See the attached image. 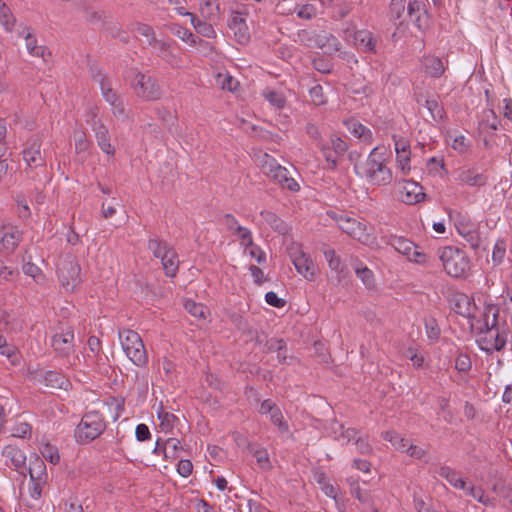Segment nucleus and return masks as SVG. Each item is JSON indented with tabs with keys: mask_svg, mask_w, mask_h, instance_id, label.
<instances>
[{
	"mask_svg": "<svg viewBox=\"0 0 512 512\" xmlns=\"http://www.w3.org/2000/svg\"><path fill=\"white\" fill-rule=\"evenodd\" d=\"M263 96L277 109H282L286 105V98L281 92L267 89L263 92Z\"/></svg>",
	"mask_w": 512,
	"mask_h": 512,
	"instance_id": "3c124183",
	"label": "nucleus"
},
{
	"mask_svg": "<svg viewBox=\"0 0 512 512\" xmlns=\"http://www.w3.org/2000/svg\"><path fill=\"white\" fill-rule=\"evenodd\" d=\"M407 15L413 20L418 29H425L428 25L427 13L421 1H410L407 5Z\"/></svg>",
	"mask_w": 512,
	"mask_h": 512,
	"instance_id": "f3484780",
	"label": "nucleus"
},
{
	"mask_svg": "<svg viewBox=\"0 0 512 512\" xmlns=\"http://www.w3.org/2000/svg\"><path fill=\"white\" fill-rule=\"evenodd\" d=\"M20 35H24L26 48L30 54L37 57H41L43 59H45L46 55H50V52L47 47L37 45V40L35 36L31 33V29L29 27H23V30L20 32Z\"/></svg>",
	"mask_w": 512,
	"mask_h": 512,
	"instance_id": "5701e85b",
	"label": "nucleus"
},
{
	"mask_svg": "<svg viewBox=\"0 0 512 512\" xmlns=\"http://www.w3.org/2000/svg\"><path fill=\"white\" fill-rule=\"evenodd\" d=\"M440 477L444 478L450 485L456 489L465 490L466 481L459 477L458 473L449 466H441L438 469Z\"/></svg>",
	"mask_w": 512,
	"mask_h": 512,
	"instance_id": "c85d7f7f",
	"label": "nucleus"
},
{
	"mask_svg": "<svg viewBox=\"0 0 512 512\" xmlns=\"http://www.w3.org/2000/svg\"><path fill=\"white\" fill-rule=\"evenodd\" d=\"M439 259L444 270L454 278H461L467 275L470 270V259L462 249L454 246H447L441 250Z\"/></svg>",
	"mask_w": 512,
	"mask_h": 512,
	"instance_id": "f03ea898",
	"label": "nucleus"
},
{
	"mask_svg": "<svg viewBox=\"0 0 512 512\" xmlns=\"http://www.w3.org/2000/svg\"><path fill=\"white\" fill-rule=\"evenodd\" d=\"M31 481L43 482L46 478V466L39 456L30 458L29 467H26Z\"/></svg>",
	"mask_w": 512,
	"mask_h": 512,
	"instance_id": "a878e982",
	"label": "nucleus"
},
{
	"mask_svg": "<svg viewBox=\"0 0 512 512\" xmlns=\"http://www.w3.org/2000/svg\"><path fill=\"white\" fill-rule=\"evenodd\" d=\"M338 224L339 228L354 239L361 241L366 236V225L348 214L328 213Z\"/></svg>",
	"mask_w": 512,
	"mask_h": 512,
	"instance_id": "9d476101",
	"label": "nucleus"
},
{
	"mask_svg": "<svg viewBox=\"0 0 512 512\" xmlns=\"http://www.w3.org/2000/svg\"><path fill=\"white\" fill-rule=\"evenodd\" d=\"M80 265L73 255L64 256L57 268L58 280L61 288L68 293L75 292L82 283Z\"/></svg>",
	"mask_w": 512,
	"mask_h": 512,
	"instance_id": "20e7f679",
	"label": "nucleus"
},
{
	"mask_svg": "<svg viewBox=\"0 0 512 512\" xmlns=\"http://www.w3.org/2000/svg\"><path fill=\"white\" fill-rule=\"evenodd\" d=\"M131 31L137 32L141 36L148 38V42L150 40H152L153 38H156L153 28L150 25L145 24V23L135 22V23L131 24Z\"/></svg>",
	"mask_w": 512,
	"mask_h": 512,
	"instance_id": "0e129e2a",
	"label": "nucleus"
},
{
	"mask_svg": "<svg viewBox=\"0 0 512 512\" xmlns=\"http://www.w3.org/2000/svg\"><path fill=\"white\" fill-rule=\"evenodd\" d=\"M323 156L331 169H335L338 165L339 157L344 153H336L335 150L329 148V143L321 144Z\"/></svg>",
	"mask_w": 512,
	"mask_h": 512,
	"instance_id": "864d4df0",
	"label": "nucleus"
},
{
	"mask_svg": "<svg viewBox=\"0 0 512 512\" xmlns=\"http://www.w3.org/2000/svg\"><path fill=\"white\" fill-rule=\"evenodd\" d=\"M354 270H355L357 277L361 279V281L363 282V284L366 287L373 286L374 275H373V272L367 266H363L362 264L355 265Z\"/></svg>",
	"mask_w": 512,
	"mask_h": 512,
	"instance_id": "5fc2aeb1",
	"label": "nucleus"
},
{
	"mask_svg": "<svg viewBox=\"0 0 512 512\" xmlns=\"http://www.w3.org/2000/svg\"><path fill=\"white\" fill-rule=\"evenodd\" d=\"M392 247L398 251L399 253L405 255L407 259L412 253V250L415 249V243L403 237H393L390 241Z\"/></svg>",
	"mask_w": 512,
	"mask_h": 512,
	"instance_id": "79ce46f5",
	"label": "nucleus"
},
{
	"mask_svg": "<svg viewBox=\"0 0 512 512\" xmlns=\"http://www.w3.org/2000/svg\"><path fill=\"white\" fill-rule=\"evenodd\" d=\"M98 144L103 152L108 155L114 154V147L110 143V137L108 136L107 130H100L96 134Z\"/></svg>",
	"mask_w": 512,
	"mask_h": 512,
	"instance_id": "052dcab7",
	"label": "nucleus"
},
{
	"mask_svg": "<svg viewBox=\"0 0 512 512\" xmlns=\"http://www.w3.org/2000/svg\"><path fill=\"white\" fill-rule=\"evenodd\" d=\"M247 451L256 459L259 468L266 471L272 468L267 449L259 444L247 442Z\"/></svg>",
	"mask_w": 512,
	"mask_h": 512,
	"instance_id": "4be33fe9",
	"label": "nucleus"
},
{
	"mask_svg": "<svg viewBox=\"0 0 512 512\" xmlns=\"http://www.w3.org/2000/svg\"><path fill=\"white\" fill-rule=\"evenodd\" d=\"M247 12L244 10L231 11L228 27L233 32L235 40L242 45L250 41V31L246 23Z\"/></svg>",
	"mask_w": 512,
	"mask_h": 512,
	"instance_id": "9b49d317",
	"label": "nucleus"
},
{
	"mask_svg": "<svg viewBox=\"0 0 512 512\" xmlns=\"http://www.w3.org/2000/svg\"><path fill=\"white\" fill-rule=\"evenodd\" d=\"M92 78L94 81L99 82L103 97L110 105L115 104L118 100H120L116 92L112 89L108 79H106L104 75H102L100 72H97L96 74H93Z\"/></svg>",
	"mask_w": 512,
	"mask_h": 512,
	"instance_id": "c756f323",
	"label": "nucleus"
},
{
	"mask_svg": "<svg viewBox=\"0 0 512 512\" xmlns=\"http://www.w3.org/2000/svg\"><path fill=\"white\" fill-rule=\"evenodd\" d=\"M271 423L277 427L278 431L282 434H286L290 432V427L288 422L284 419L283 413L279 406L273 410V413L269 415Z\"/></svg>",
	"mask_w": 512,
	"mask_h": 512,
	"instance_id": "49530a36",
	"label": "nucleus"
},
{
	"mask_svg": "<svg viewBox=\"0 0 512 512\" xmlns=\"http://www.w3.org/2000/svg\"><path fill=\"white\" fill-rule=\"evenodd\" d=\"M178 254L174 248H172L162 259L161 264L165 271V275L170 278H174L177 275L179 269Z\"/></svg>",
	"mask_w": 512,
	"mask_h": 512,
	"instance_id": "cd10ccee",
	"label": "nucleus"
},
{
	"mask_svg": "<svg viewBox=\"0 0 512 512\" xmlns=\"http://www.w3.org/2000/svg\"><path fill=\"white\" fill-rule=\"evenodd\" d=\"M173 247L166 241L155 237L148 240V249L152 252L155 258L160 260L172 249Z\"/></svg>",
	"mask_w": 512,
	"mask_h": 512,
	"instance_id": "f704fd0d",
	"label": "nucleus"
},
{
	"mask_svg": "<svg viewBox=\"0 0 512 512\" xmlns=\"http://www.w3.org/2000/svg\"><path fill=\"white\" fill-rule=\"evenodd\" d=\"M149 45L157 49V56L171 67H177L180 64V58L173 52L170 43L153 38Z\"/></svg>",
	"mask_w": 512,
	"mask_h": 512,
	"instance_id": "2eb2a0df",
	"label": "nucleus"
},
{
	"mask_svg": "<svg viewBox=\"0 0 512 512\" xmlns=\"http://www.w3.org/2000/svg\"><path fill=\"white\" fill-rule=\"evenodd\" d=\"M183 450L180 440L168 438L163 443V457L165 460L173 461L179 457V452Z\"/></svg>",
	"mask_w": 512,
	"mask_h": 512,
	"instance_id": "72a5a7b5",
	"label": "nucleus"
},
{
	"mask_svg": "<svg viewBox=\"0 0 512 512\" xmlns=\"http://www.w3.org/2000/svg\"><path fill=\"white\" fill-rule=\"evenodd\" d=\"M219 11V4L217 0H202L200 4V12L204 18L209 20L216 17Z\"/></svg>",
	"mask_w": 512,
	"mask_h": 512,
	"instance_id": "8fccbe9b",
	"label": "nucleus"
},
{
	"mask_svg": "<svg viewBox=\"0 0 512 512\" xmlns=\"http://www.w3.org/2000/svg\"><path fill=\"white\" fill-rule=\"evenodd\" d=\"M400 200L408 205H414L424 200L426 194L423 187L413 180L403 181L400 190Z\"/></svg>",
	"mask_w": 512,
	"mask_h": 512,
	"instance_id": "ddd939ff",
	"label": "nucleus"
},
{
	"mask_svg": "<svg viewBox=\"0 0 512 512\" xmlns=\"http://www.w3.org/2000/svg\"><path fill=\"white\" fill-rule=\"evenodd\" d=\"M416 101L419 105L423 106L424 111L422 113L426 112L434 121L442 119L444 111L435 98H429L419 94L416 96Z\"/></svg>",
	"mask_w": 512,
	"mask_h": 512,
	"instance_id": "aec40b11",
	"label": "nucleus"
},
{
	"mask_svg": "<svg viewBox=\"0 0 512 512\" xmlns=\"http://www.w3.org/2000/svg\"><path fill=\"white\" fill-rule=\"evenodd\" d=\"M408 260L420 265H428L430 263L431 256L425 253L420 246L415 245V249L410 253Z\"/></svg>",
	"mask_w": 512,
	"mask_h": 512,
	"instance_id": "4d7b16f0",
	"label": "nucleus"
},
{
	"mask_svg": "<svg viewBox=\"0 0 512 512\" xmlns=\"http://www.w3.org/2000/svg\"><path fill=\"white\" fill-rule=\"evenodd\" d=\"M356 174L365 178L368 183L376 186H386L393 181V173L388 167V159L385 153L379 152L375 147L364 162L354 166Z\"/></svg>",
	"mask_w": 512,
	"mask_h": 512,
	"instance_id": "f257e3e1",
	"label": "nucleus"
},
{
	"mask_svg": "<svg viewBox=\"0 0 512 512\" xmlns=\"http://www.w3.org/2000/svg\"><path fill=\"white\" fill-rule=\"evenodd\" d=\"M276 12L280 15L297 13L298 4L294 0H281L276 5Z\"/></svg>",
	"mask_w": 512,
	"mask_h": 512,
	"instance_id": "680f3d73",
	"label": "nucleus"
},
{
	"mask_svg": "<svg viewBox=\"0 0 512 512\" xmlns=\"http://www.w3.org/2000/svg\"><path fill=\"white\" fill-rule=\"evenodd\" d=\"M253 159L257 166H259L262 172L269 176L273 170L279 165V163L270 156L268 153L263 152L262 150H254L253 151Z\"/></svg>",
	"mask_w": 512,
	"mask_h": 512,
	"instance_id": "b1692460",
	"label": "nucleus"
},
{
	"mask_svg": "<svg viewBox=\"0 0 512 512\" xmlns=\"http://www.w3.org/2000/svg\"><path fill=\"white\" fill-rule=\"evenodd\" d=\"M465 490H466L467 495L471 496L472 498L477 500L479 503H481L485 506H490V507L495 506L494 499H491L490 497H488L486 495L485 491L481 487H476L474 485H471L469 487H466Z\"/></svg>",
	"mask_w": 512,
	"mask_h": 512,
	"instance_id": "37998d69",
	"label": "nucleus"
},
{
	"mask_svg": "<svg viewBox=\"0 0 512 512\" xmlns=\"http://www.w3.org/2000/svg\"><path fill=\"white\" fill-rule=\"evenodd\" d=\"M410 156H411V152L410 153L396 154L397 168H398V170H399V172L401 173L402 176L409 175V173L411 171V166H410L411 159H410Z\"/></svg>",
	"mask_w": 512,
	"mask_h": 512,
	"instance_id": "13d9d810",
	"label": "nucleus"
},
{
	"mask_svg": "<svg viewBox=\"0 0 512 512\" xmlns=\"http://www.w3.org/2000/svg\"><path fill=\"white\" fill-rule=\"evenodd\" d=\"M2 455L6 459V464L13 467L21 475L26 476V456L14 445H6L3 448Z\"/></svg>",
	"mask_w": 512,
	"mask_h": 512,
	"instance_id": "4468645a",
	"label": "nucleus"
},
{
	"mask_svg": "<svg viewBox=\"0 0 512 512\" xmlns=\"http://www.w3.org/2000/svg\"><path fill=\"white\" fill-rule=\"evenodd\" d=\"M191 18V23L197 33L201 34L206 38H215L216 32L213 26L207 22L199 20L194 14H189Z\"/></svg>",
	"mask_w": 512,
	"mask_h": 512,
	"instance_id": "a19ab883",
	"label": "nucleus"
},
{
	"mask_svg": "<svg viewBox=\"0 0 512 512\" xmlns=\"http://www.w3.org/2000/svg\"><path fill=\"white\" fill-rule=\"evenodd\" d=\"M317 43L327 54H332L341 50L340 41L332 34L320 36Z\"/></svg>",
	"mask_w": 512,
	"mask_h": 512,
	"instance_id": "e433bc0d",
	"label": "nucleus"
},
{
	"mask_svg": "<svg viewBox=\"0 0 512 512\" xmlns=\"http://www.w3.org/2000/svg\"><path fill=\"white\" fill-rule=\"evenodd\" d=\"M457 180L471 187L485 186L488 181L487 177L483 173L472 168L460 170Z\"/></svg>",
	"mask_w": 512,
	"mask_h": 512,
	"instance_id": "6ab92c4d",
	"label": "nucleus"
},
{
	"mask_svg": "<svg viewBox=\"0 0 512 512\" xmlns=\"http://www.w3.org/2000/svg\"><path fill=\"white\" fill-rule=\"evenodd\" d=\"M350 492L361 504L364 505L366 512H378L369 491L362 490L359 485H356Z\"/></svg>",
	"mask_w": 512,
	"mask_h": 512,
	"instance_id": "473e14b6",
	"label": "nucleus"
},
{
	"mask_svg": "<svg viewBox=\"0 0 512 512\" xmlns=\"http://www.w3.org/2000/svg\"><path fill=\"white\" fill-rule=\"evenodd\" d=\"M268 177H270L276 183L280 184L283 188H287L290 191H298L300 188L295 179L289 176L288 170L280 164Z\"/></svg>",
	"mask_w": 512,
	"mask_h": 512,
	"instance_id": "412c9836",
	"label": "nucleus"
},
{
	"mask_svg": "<svg viewBox=\"0 0 512 512\" xmlns=\"http://www.w3.org/2000/svg\"><path fill=\"white\" fill-rule=\"evenodd\" d=\"M450 305L453 311L463 317L472 315L474 306L470 297L464 293H454L450 297Z\"/></svg>",
	"mask_w": 512,
	"mask_h": 512,
	"instance_id": "dca6fc26",
	"label": "nucleus"
},
{
	"mask_svg": "<svg viewBox=\"0 0 512 512\" xmlns=\"http://www.w3.org/2000/svg\"><path fill=\"white\" fill-rule=\"evenodd\" d=\"M424 71L433 78H439L445 72L443 61L439 57L426 56L422 61Z\"/></svg>",
	"mask_w": 512,
	"mask_h": 512,
	"instance_id": "bb28decb",
	"label": "nucleus"
},
{
	"mask_svg": "<svg viewBox=\"0 0 512 512\" xmlns=\"http://www.w3.org/2000/svg\"><path fill=\"white\" fill-rule=\"evenodd\" d=\"M506 255V243L503 239H498L493 247L492 260L494 264L499 265L503 262Z\"/></svg>",
	"mask_w": 512,
	"mask_h": 512,
	"instance_id": "e2e57ef3",
	"label": "nucleus"
},
{
	"mask_svg": "<svg viewBox=\"0 0 512 512\" xmlns=\"http://www.w3.org/2000/svg\"><path fill=\"white\" fill-rule=\"evenodd\" d=\"M184 307L190 315L199 319H206V316L209 313V310L205 305L193 300H187Z\"/></svg>",
	"mask_w": 512,
	"mask_h": 512,
	"instance_id": "09e8293b",
	"label": "nucleus"
},
{
	"mask_svg": "<svg viewBox=\"0 0 512 512\" xmlns=\"http://www.w3.org/2000/svg\"><path fill=\"white\" fill-rule=\"evenodd\" d=\"M458 233L469 243L472 249H478L481 244V238L475 225L469 222L460 221L456 225Z\"/></svg>",
	"mask_w": 512,
	"mask_h": 512,
	"instance_id": "a211bd4d",
	"label": "nucleus"
},
{
	"mask_svg": "<svg viewBox=\"0 0 512 512\" xmlns=\"http://www.w3.org/2000/svg\"><path fill=\"white\" fill-rule=\"evenodd\" d=\"M44 381L46 386L59 389H66L67 385L69 384V381L66 379V377L57 371H47L44 374Z\"/></svg>",
	"mask_w": 512,
	"mask_h": 512,
	"instance_id": "4c0bfd02",
	"label": "nucleus"
},
{
	"mask_svg": "<svg viewBox=\"0 0 512 512\" xmlns=\"http://www.w3.org/2000/svg\"><path fill=\"white\" fill-rule=\"evenodd\" d=\"M352 37L353 43L359 51L370 54H376L378 52L377 46L379 39L371 31L366 29L356 30L353 32Z\"/></svg>",
	"mask_w": 512,
	"mask_h": 512,
	"instance_id": "f8f14e48",
	"label": "nucleus"
},
{
	"mask_svg": "<svg viewBox=\"0 0 512 512\" xmlns=\"http://www.w3.org/2000/svg\"><path fill=\"white\" fill-rule=\"evenodd\" d=\"M172 32L181 40L189 42L191 45L196 44V37L189 29L180 25H176L174 28H172Z\"/></svg>",
	"mask_w": 512,
	"mask_h": 512,
	"instance_id": "338daca9",
	"label": "nucleus"
},
{
	"mask_svg": "<svg viewBox=\"0 0 512 512\" xmlns=\"http://www.w3.org/2000/svg\"><path fill=\"white\" fill-rule=\"evenodd\" d=\"M288 254L297 272L309 281L314 280L317 267L313 260L302 250L301 245L291 244L288 247Z\"/></svg>",
	"mask_w": 512,
	"mask_h": 512,
	"instance_id": "6e6552de",
	"label": "nucleus"
},
{
	"mask_svg": "<svg viewBox=\"0 0 512 512\" xmlns=\"http://www.w3.org/2000/svg\"><path fill=\"white\" fill-rule=\"evenodd\" d=\"M0 354L5 356L12 365H18L20 363V356L17 348L8 344L6 338L0 335Z\"/></svg>",
	"mask_w": 512,
	"mask_h": 512,
	"instance_id": "c9c22d12",
	"label": "nucleus"
},
{
	"mask_svg": "<svg viewBox=\"0 0 512 512\" xmlns=\"http://www.w3.org/2000/svg\"><path fill=\"white\" fill-rule=\"evenodd\" d=\"M23 159L29 167L44 166V161L40 153V144L34 142L31 147L24 149Z\"/></svg>",
	"mask_w": 512,
	"mask_h": 512,
	"instance_id": "7c9ffc66",
	"label": "nucleus"
},
{
	"mask_svg": "<svg viewBox=\"0 0 512 512\" xmlns=\"http://www.w3.org/2000/svg\"><path fill=\"white\" fill-rule=\"evenodd\" d=\"M354 7V0H342L335 6L332 18L334 20H342L351 13Z\"/></svg>",
	"mask_w": 512,
	"mask_h": 512,
	"instance_id": "de8ad7c7",
	"label": "nucleus"
},
{
	"mask_svg": "<svg viewBox=\"0 0 512 512\" xmlns=\"http://www.w3.org/2000/svg\"><path fill=\"white\" fill-rule=\"evenodd\" d=\"M323 253H324V257H325L326 261L328 262L329 267L332 270L340 273L341 272V259L336 254L335 250L331 249V248H325L323 250Z\"/></svg>",
	"mask_w": 512,
	"mask_h": 512,
	"instance_id": "bf43d9fd",
	"label": "nucleus"
},
{
	"mask_svg": "<svg viewBox=\"0 0 512 512\" xmlns=\"http://www.w3.org/2000/svg\"><path fill=\"white\" fill-rule=\"evenodd\" d=\"M21 241V232L15 227H4L0 238L3 249L12 252Z\"/></svg>",
	"mask_w": 512,
	"mask_h": 512,
	"instance_id": "393cba45",
	"label": "nucleus"
},
{
	"mask_svg": "<svg viewBox=\"0 0 512 512\" xmlns=\"http://www.w3.org/2000/svg\"><path fill=\"white\" fill-rule=\"evenodd\" d=\"M106 31L113 37L119 38L121 41L127 43L129 36L122 30L121 26L115 22L105 23Z\"/></svg>",
	"mask_w": 512,
	"mask_h": 512,
	"instance_id": "69168bd1",
	"label": "nucleus"
},
{
	"mask_svg": "<svg viewBox=\"0 0 512 512\" xmlns=\"http://www.w3.org/2000/svg\"><path fill=\"white\" fill-rule=\"evenodd\" d=\"M51 347L59 357H69L75 352V335L71 326L59 322L51 336Z\"/></svg>",
	"mask_w": 512,
	"mask_h": 512,
	"instance_id": "423d86ee",
	"label": "nucleus"
},
{
	"mask_svg": "<svg viewBox=\"0 0 512 512\" xmlns=\"http://www.w3.org/2000/svg\"><path fill=\"white\" fill-rule=\"evenodd\" d=\"M324 143H329V148L335 150L336 153H345L348 149L347 141L336 133H331L329 139Z\"/></svg>",
	"mask_w": 512,
	"mask_h": 512,
	"instance_id": "6e6d98bb",
	"label": "nucleus"
},
{
	"mask_svg": "<svg viewBox=\"0 0 512 512\" xmlns=\"http://www.w3.org/2000/svg\"><path fill=\"white\" fill-rule=\"evenodd\" d=\"M0 23L4 26L5 30L11 32L16 23L10 8L0 0Z\"/></svg>",
	"mask_w": 512,
	"mask_h": 512,
	"instance_id": "a18cd8bd",
	"label": "nucleus"
},
{
	"mask_svg": "<svg viewBox=\"0 0 512 512\" xmlns=\"http://www.w3.org/2000/svg\"><path fill=\"white\" fill-rule=\"evenodd\" d=\"M446 141L448 143L451 142L452 148L460 153H464L468 150L469 143L467 139L463 135H458L457 130H448Z\"/></svg>",
	"mask_w": 512,
	"mask_h": 512,
	"instance_id": "58836bf2",
	"label": "nucleus"
},
{
	"mask_svg": "<svg viewBox=\"0 0 512 512\" xmlns=\"http://www.w3.org/2000/svg\"><path fill=\"white\" fill-rule=\"evenodd\" d=\"M260 215L274 231L281 234L287 233L286 223L277 214L269 210H263Z\"/></svg>",
	"mask_w": 512,
	"mask_h": 512,
	"instance_id": "2f4dec72",
	"label": "nucleus"
},
{
	"mask_svg": "<svg viewBox=\"0 0 512 512\" xmlns=\"http://www.w3.org/2000/svg\"><path fill=\"white\" fill-rule=\"evenodd\" d=\"M158 419L160 420V427L164 431H171L175 422L179 421L178 417L170 412L164 411L163 408L158 412Z\"/></svg>",
	"mask_w": 512,
	"mask_h": 512,
	"instance_id": "603ef678",
	"label": "nucleus"
},
{
	"mask_svg": "<svg viewBox=\"0 0 512 512\" xmlns=\"http://www.w3.org/2000/svg\"><path fill=\"white\" fill-rule=\"evenodd\" d=\"M136 94L145 100H156L161 97V88L152 76L137 72L133 80Z\"/></svg>",
	"mask_w": 512,
	"mask_h": 512,
	"instance_id": "1a4fd4ad",
	"label": "nucleus"
},
{
	"mask_svg": "<svg viewBox=\"0 0 512 512\" xmlns=\"http://www.w3.org/2000/svg\"><path fill=\"white\" fill-rule=\"evenodd\" d=\"M381 436L384 440L390 442L398 451L404 452L408 445V440L394 430L384 431L381 433Z\"/></svg>",
	"mask_w": 512,
	"mask_h": 512,
	"instance_id": "ea45409f",
	"label": "nucleus"
},
{
	"mask_svg": "<svg viewBox=\"0 0 512 512\" xmlns=\"http://www.w3.org/2000/svg\"><path fill=\"white\" fill-rule=\"evenodd\" d=\"M406 0H392L390 3L389 13L391 19L398 20L405 11Z\"/></svg>",
	"mask_w": 512,
	"mask_h": 512,
	"instance_id": "774afa93",
	"label": "nucleus"
},
{
	"mask_svg": "<svg viewBox=\"0 0 512 512\" xmlns=\"http://www.w3.org/2000/svg\"><path fill=\"white\" fill-rule=\"evenodd\" d=\"M216 84L223 90L233 92L237 89L239 82L228 72L217 73Z\"/></svg>",
	"mask_w": 512,
	"mask_h": 512,
	"instance_id": "c03bdc74",
	"label": "nucleus"
},
{
	"mask_svg": "<svg viewBox=\"0 0 512 512\" xmlns=\"http://www.w3.org/2000/svg\"><path fill=\"white\" fill-rule=\"evenodd\" d=\"M106 429V421L98 411H89L82 416L75 429V439L80 444H87L98 438Z\"/></svg>",
	"mask_w": 512,
	"mask_h": 512,
	"instance_id": "7ed1b4c3",
	"label": "nucleus"
},
{
	"mask_svg": "<svg viewBox=\"0 0 512 512\" xmlns=\"http://www.w3.org/2000/svg\"><path fill=\"white\" fill-rule=\"evenodd\" d=\"M492 314L493 317L491 324H489L488 319L485 320L486 332L479 341L481 350L486 351L487 353L502 350L507 341L506 335L504 333H500L497 328L498 309H495Z\"/></svg>",
	"mask_w": 512,
	"mask_h": 512,
	"instance_id": "0eeeda50",
	"label": "nucleus"
},
{
	"mask_svg": "<svg viewBox=\"0 0 512 512\" xmlns=\"http://www.w3.org/2000/svg\"><path fill=\"white\" fill-rule=\"evenodd\" d=\"M119 338L129 360L138 367L145 366L148 356L140 335L136 331L123 329L119 331Z\"/></svg>",
	"mask_w": 512,
	"mask_h": 512,
	"instance_id": "39448f33",
	"label": "nucleus"
}]
</instances>
